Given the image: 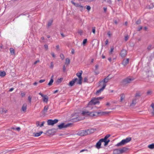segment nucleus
<instances>
[{"label":"nucleus","instance_id":"13","mask_svg":"<svg viewBox=\"0 0 154 154\" xmlns=\"http://www.w3.org/2000/svg\"><path fill=\"white\" fill-rule=\"evenodd\" d=\"M129 59L128 58H127L126 59H125L123 60L122 64L124 66H125L129 63Z\"/></svg>","mask_w":154,"mask_h":154},{"label":"nucleus","instance_id":"23","mask_svg":"<svg viewBox=\"0 0 154 154\" xmlns=\"http://www.w3.org/2000/svg\"><path fill=\"white\" fill-rule=\"evenodd\" d=\"M43 133L42 131H40L39 133H36L34 134V136L35 137H37L41 135V134Z\"/></svg>","mask_w":154,"mask_h":154},{"label":"nucleus","instance_id":"7","mask_svg":"<svg viewBox=\"0 0 154 154\" xmlns=\"http://www.w3.org/2000/svg\"><path fill=\"white\" fill-rule=\"evenodd\" d=\"M58 121V120L57 119H55L53 120L52 119H49L47 121L48 125H53L57 123Z\"/></svg>","mask_w":154,"mask_h":154},{"label":"nucleus","instance_id":"16","mask_svg":"<svg viewBox=\"0 0 154 154\" xmlns=\"http://www.w3.org/2000/svg\"><path fill=\"white\" fill-rule=\"evenodd\" d=\"M27 105L26 104L24 103L23 105L22 106L21 108L22 110L24 112H26V109H27Z\"/></svg>","mask_w":154,"mask_h":154},{"label":"nucleus","instance_id":"40","mask_svg":"<svg viewBox=\"0 0 154 154\" xmlns=\"http://www.w3.org/2000/svg\"><path fill=\"white\" fill-rule=\"evenodd\" d=\"M28 100L29 101V103H31L32 100V97L30 96H29L28 97Z\"/></svg>","mask_w":154,"mask_h":154},{"label":"nucleus","instance_id":"39","mask_svg":"<svg viewBox=\"0 0 154 154\" xmlns=\"http://www.w3.org/2000/svg\"><path fill=\"white\" fill-rule=\"evenodd\" d=\"M128 38H129V36L128 35H127L125 36V41H127L128 40Z\"/></svg>","mask_w":154,"mask_h":154},{"label":"nucleus","instance_id":"44","mask_svg":"<svg viewBox=\"0 0 154 154\" xmlns=\"http://www.w3.org/2000/svg\"><path fill=\"white\" fill-rule=\"evenodd\" d=\"M88 81L87 77H85L84 78V82H87Z\"/></svg>","mask_w":154,"mask_h":154},{"label":"nucleus","instance_id":"14","mask_svg":"<svg viewBox=\"0 0 154 154\" xmlns=\"http://www.w3.org/2000/svg\"><path fill=\"white\" fill-rule=\"evenodd\" d=\"M78 80V79L77 78L73 79L69 82V85L71 86H72L75 83V82H76Z\"/></svg>","mask_w":154,"mask_h":154},{"label":"nucleus","instance_id":"5","mask_svg":"<svg viewBox=\"0 0 154 154\" xmlns=\"http://www.w3.org/2000/svg\"><path fill=\"white\" fill-rule=\"evenodd\" d=\"M82 71L80 70L79 72H78L76 73V75L78 77L79 79H78V84H79V85H81L82 83Z\"/></svg>","mask_w":154,"mask_h":154},{"label":"nucleus","instance_id":"1","mask_svg":"<svg viewBox=\"0 0 154 154\" xmlns=\"http://www.w3.org/2000/svg\"><path fill=\"white\" fill-rule=\"evenodd\" d=\"M110 113V112H90L88 111H83L82 113V115L87 116H90V117H93L97 116L98 114H101L102 115H104L106 114H107Z\"/></svg>","mask_w":154,"mask_h":154},{"label":"nucleus","instance_id":"26","mask_svg":"<svg viewBox=\"0 0 154 154\" xmlns=\"http://www.w3.org/2000/svg\"><path fill=\"white\" fill-rule=\"evenodd\" d=\"M120 101L122 102L125 98V95L124 94H122L120 95Z\"/></svg>","mask_w":154,"mask_h":154},{"label":"nucleus","instance_id":"36","mask_svg":"<svg viewBox=\"0 0 154 154\" xmlns=\"http://www.w3.org/2000/svg\"><path fill=\"white\" fill-rule=\"evenodd\" d=\"M100 140V141L101 142H105V141H106L107 140H106V139H105L104 138L103 139H101Z\"/></svg>","mask_w":154,"mask_h":154},{"label":"nucleus","instance_id":"62","mask_svg":"<svg viewBox=\"0 0 154 154\" xmlns=\"http://www.w3.org/2000/svg\"><path fill=\"white\" fill-rule=\"evenodd\" d=\"M104 11L105 12H106L107 11V8L106 7H104L103 8Z\"/></svg>","mask_w":154,"mask_h":154},{"label":"nucleus","instance_id":"18","mask_svg":"<svg viewBox=\"0 0 154 154\" xmlns=\"http://www.w3.org/2000/svg\"><path fill=\"white\" fill-rule=\"evenodd\" d=\"M101 142L100 141V140H99L97 143L96 146V147L98 149H99L101 148Z\"/></svg>","mask_w":154,"mask_h":154},{"label":"nucleus","instance_id":"50","mask_svg":"<svg viewBox=\"0 0 154 154\" xmlns=\"http://www.w3.org/2000/svg\"><path fill=\"white\" fill-rule=\"evenodd\" d=\"M86 9L88 10V11H89L91 9V8L90 6H87Z\"/></svg>","mask_w":154,"mask_h":154},{"label":"nucleus","instance_id":"4","mask_svg":"<svg viewBox=\"0 0 154 154\" xmlns=\"http://www.w3.org/2000/svg\"><path fill=\"white\" fill-rule=\"evenodd\" d=\"M133 78L128 77L126 79H124L122 81V85H125L127 84L130 83L131 82L134 80Z\"/></svg>","mask_w":154,"mask_h":154},{"label":"nucleus","instance_id":"61","mask_svg":"<svg viewBox=\"0 0 154 154\" xmlns=\"http://www.w3.org/2000/svg\"><path fill=\"white\" fill-rule=\"evenodd\" d=\"M94 72L95 73V74L97 75L99 73V71H97V70H95Z\"/></svg>","mask_w":154,"mask_h":154},{"label":"nucleus","instance_id":"42","mask_svg":"<svg viewBox=\"0 0 154 154\" xmlns=\"http://www.w3.org/2000/svg\"><path fill=\"white\" fill-rule=\"evenodd\" d=\"M62 60H63L64 58V56L63 54H61L60 56Z\"/></svg>","mask_w":154,"mask_h":154},{"label":"nucleus","instance_id":"12","mask_svg":"<svg viewBox=\"0 0 154 154\" xmlns=\"http://www.w3.org/2000/svg\"><path fill=\"white\" fill-rule=\"evenodd\" d=\"M137 99L136 98H134L133 99L132 102L130 105V106L131 107H134L137 103Z\"/></svg>","mask_w":154,"mask_h":154},{"label":"nucleus","instance_id":"56","mask_svg":"<svg viewBox=\"0 0 154 154\" xmlns=\"http://www.w3.org/2000/svg\"><path fill=\"white\" fill-rule=\"evenodd\" d=\"M107 35H108L109 37H111V34L110 33V31H109L107 32Z\"/></svg>","mask_w":154,"mask_h":154},{"label":"nucleus","instance_id":"21","mask_svg":"<svg viewBox=\"0 0 154 154\" xmlns=\"http://www.w3.org/2000/svg\"><path fill=\"white\" fill-rule=\"evenodd\" d=\"M48 109V106H45L44 107V109L42 111V112L45 113L47 112V110Z\"/></svg>","mask_w":154,"mask_h":154},{"label":"nucleus","instance_id":"6","mask_svg":"<svg viewBox=\"0 0 154 154\" xmlns=\"http://www.w3.org/2000/svg\"><path fill=\"white\" fill-rule=\"evenodd\" d=\"M110 79H109L108 78V76L106 78H105L103 80L100 82L99 83V86H103L105 84L106 86V83H107Z\"/></svg>","mask_w":154,"mask_h":154},{"label":"nucleus","instance_id":"15","mask_svg":"<svg viewBox=\"0 0 154 154\" xmlns=\"http://www.w3.org/2000/svg\"><path fill=\"white\" fill-rule=\"evenodd\" d=\"M121 154H122L124 153L125 152L128 150V149L127 148L124 147L122 148L119 149Z\"/></svg>","mask_w":154,"mask_h":154},{"label":"nucleus","instance_id":"55","mask_svg":"<svg viewBox=\"0 0 154 154\" xmlns=\"http://www.w3.org/2000/svg\"><path fill=\"white\" fill-rule=\"evenodd\" d=\"M143 27L142 26H140L138 28V30L139 31H140L142 29Z\"/></svg>","mask_w":154,"mask_h":154},{"label":"nucleus","instance_id":"33","mask_svg":"<svg viewBox=\"0 0 154 154\" xmlns=\"http://www.w3.org/2000/svg\"><path fill=\"white\" fill-rule=\"evenodd\" d=\"M54 82L53 79H51L49 83L48 84V85L49 86H50L52 84V83Z\"/></svg>","mask_w":154,"mask_h":154},{"label":"nucleus","instance_id":"47","mask_svg":"<svg viewBox=\"0 0 154 154\" xmlns=\"http://www.w3.org/2000/svg\"><path fill=\"white\" fill-rule=\"evenodd\" d=\"M40 122L39 121H37L36 122V126L37 127H38V126H40Z\"/></svg>","mask_w":154,"mask_h":154},{"label":"nucleus","instance_id":"28","mask_svg":"<svg viewBox=\"0 0 154 154\" xmlns=\"http://www.w3.org/2000/svg\"><path fill=\"white\" fill-rule=\"evenodd\" d=\"M10 50L11 54L13 55L15 54V51L13 48H11L10 49Z\"/></svg>","mask_w":154,"mask_h":154},{"label":"nucleus","instance_id":"41","mask_svg":"<svg viewBox=\"0 0 154 154\" xmlns=\"http://www.w3.org/2000/svg\"><path fill=\"white\" fill-rule=\"evenodd\" d=\"M87 42V39H84L83 42V44L84 45H85V44Z\"/></svg>","mask_w":154,"mask_h":154},{"label":"nucleus","instance_id":"24","mask_svg":"<svg viewBox=\"0 0 154 154\" xmlns=\"http://www.w3.org/2000/svg\"><path fill=\"white\" fill-rule=\"evenodd\" d=\"M153 48V45L151 44H150L148 45L147 49L149 51L151 50Z\"/></svg>","mask_w":154,"mask_h":154},{"label":"nucleus","instance_id":"43","mask_svg":"<svg viewBox=\"0 0 154 154\" xmlns=\"http://www.w3.org/2000/svg\"><path fill=\"white\" fill-rule=\"evenodd\" d=\"M53 67H54L53 63V62H51V65L50 66V68H51V69H53Z\"/></svg>","mask_w":154,"mask_h":154},{"label":"nucleus","instance_id":"2","mask_svg":"<svg viewBox=\"0 0 154 154\" xmlns=\"http://www.w3.org/2000/svg\"><path fill=\"white\" fill-rule=\"evenodd\" d=\"M131 140V138L128 137L125 139L122 140L120 142L118 143L116 146H123L125 144L128 143Z\"/></svg>","mask_w":154,"mask_h":154},{"label":"nucleus","instance_id":"52","mask_svg":"<svg viewBox=\"0 0 154 154\" xmlns=\"http://www.w3.org/2000/svg\"><path fill=\"white\" fill-rule=\"evenodd\" d=\"M113 50H114L113 48V47L111 48V50H110L109 53L110 54H111L112 52L113 51Z\"/></svg>","mask_w":154,"mask_h":154},{"label":"nucleus","instance_id":"17","mask_svg":"<svg viewBox=\"0 0 154 154\" xmlns=\"http://www.w3.org/2000/svg\"><path fill=\"white\" fill-rule=\"evenodd\" d=\"M87 135L93 133L94 130L93 129H88L86 130Z\"/></svg>","mask_w":154,"mask_h":154},{"label":"nucleus","instance_id":"49","mask_svg":"<svg viewBox=\"0 0 154 154\" xmlns=\"http://www.w3.org/2000/svg\"><path fill=\"white\" fill-rule=\"evenodd\" d=\"M140 94L139 93H136L135 97H140Z\"/></svg>","mask_w":154,"mask_h":154},{"label":"nucleus","instance_id":"51","mask_svg":"<svg viewBox=\"0 0 154 154\" xmlns=\"http://www.w3.org/2000/svg\"><path fill=\"white\" fill-rule=\"evenodd\" d=\"M98 67H99V66L98 65H96L95 66V70H97L98 69Z\"/></svg>","mask_w":154,"mask_h":154},{"label":"nucleus","instance_id":"34","mask_svg":"<svg viewBox=\"0 0 154 154\" xmlns=\"http://www.w3.org/2000/svg\"><path fill=\"white\" fill-rule=\"evenodd\" d=\"M53 21L52 20H50L48 22V27L50 26L52 23Z\"/></svg>","mask_w":154,"mask_h":154},{"label":"nucleus","instance_id":"11","mask_svg":"<svg viewBox=\"0 0 154 154\" xmlns=\"http://www.w3.org/2000/svg\"><path fill=\"white\" fill-rule=\"evenodd\" d=\"M127 53L126 50H122L121 52L120 55L122 57H125L127 55Z\"/></svg>","mask_w":154,"mask_h":154},{"label":"nucleus","instance_id":"60","mask_svg":"<svg viewBox=\"0 0 154 154\" xmlns=\"http://www.w3.org/2000/svg\"><path fill=\"white\" fill-rule=\"evenodd\" d=\"M45 80H44V79H42V80H39V82L40 83H42L44 82L45 81Z\"/></svg>","mask_w":154,"mask_h":154},{"label":"nucleus","instance_id":"9","mask_svg":"<svg viewBox=\"0 0 154 154\" xmlns=\"http://www.w3.org/2000/svg\"><path fill=\"white\" fill-rule=\"evenodd\" d=\"M78 134L81 136H83L87 135L86 130H83L79 132L78 133Z\"/></svg>","mask_w":154,"mask_h":154},{"label":"nucleus","instance_id":"31","mask_svg":"<svg viewBox=\"0 0 154 154\" xmlns=\"http://www.w3.org/2000/svg\"><path fill=\"white\" fill-rule=\"evenodd\" d=\"M152 93V91L151 90H149L146 92V94L147 95H150Z\"/></svg>","mask_w":154,"mask_h":154},{"label":"nucleus","instance_id":"29","mask_svg":"<svg viewBox=\"0 0 154 154\" xmlns=\"http://www.w3.org/2000/svg\"><path fill=\"white\" fill-rule=\"evenodd\" d=\"M71 2L76 7H79L80 5L78 3H75L73 1H71Z\"/></svg>","mask_w":154,"mask_h":154},{"label":"nucleus","instance_id":"10","mask_svg":"<svg viewBox=\"0 0 154 154\" xmlns=\"http://www.w3.org/2000/svg\"><path fill=\"white\" fill-rule=\"evenodd\" d=\"M106 87V85L104 84L103 86H102V88L99 90L97 91L96 94V95H98L102 91H103Z\"/></svg>","mask_w":154,"mask_h":154},{"label":"nucleus","instance_id":"57","mask_svg":"<svg viewBox=\"0 0 154 154\" xmlns=\"http://www.w3.org/2000/svg\"><path fill=\"white\" fill-rule=\"evenodd\" d=\"M40 62V61L39 60H38L36 61H35L34 63V64H36L37 63H39Z\"/></svg>","mask_w":154,"mask_h":154},{"label":"nucleus","instance_id":"63","mask_svg":"<svg viewBox=\"0 0 154 154\" xmlns=\"http://www.w3.org/2000/svg\"><path fill=\"white\" fill-rule=\"evenodd\" d=\"M15 130L18 131H19L20 130V127H17L15 128Z\"/></svg>","mask_w":154,"mask_h":154},{"label":"nucleus","instance_id":"3","mask_svg":"<svg viewBox=\"0 0 154 154\" xmlns=\"http://www.w3.org/2000/svg\"><path fill=\"white\" fill-rule=\"evenodd\" d=\"M102 98L101 97H98L97 98H93L89 103L88 104L90 105H94L97 104L99 103V100L101 99Z\"/></svg>","mask_w":154,"mask_h":154},{"label":"nucleus","instance_id":"22","mask_svg":"<svg viewBox=\"0 0 154 154\" xmlns=\"http://www.w3.org/2000/svg\"><path fill=\"white\" fill-rule=\"evenodd\" d=\"M48 97L46 95H44V97H43V101L44 102H47L48 101Z\"/></svg>","mask_w":154,"mask_h":154},{"label":"nucleus","instance_id":"27","mask_svg":"<svg viewBox=\"0 0 154 154\" xmlns=\"http://www.w3.org/2000/svg\"><path fill=\"white\" fill-rule=\"evenodd\" d=\"M148 147L151 149H154V143H152L148 145Z\"/></svg>","mask_w":154,"mask_h":154},{"label":"nucleus","instance_id":"38","mask_svg":"<svg viewBox=\"0 0 154 154\" xmlns=\"http://www.w3.org/2000/svg\"><path fill=\"white\" fill-rule=\"evenodd\" d=\"M110 140H108L106 141H105V142L104 145L106 146L107 145L108 143L109 142Z\"/></svg>","mask_w":154,"mask_h":154},{"label":"nucleus","instance_id":"64","mask_svg":"<svg viewBox=\"0 0 154 154\" xmlns=\"http://www.w3.org/2000/svg\"><path fill=\"white\" fill-rule=\"evenodd\" d=\"M74 53H75L74 50L73 49H72L71 51V53L72 54H74Z\"/></svg>","mask_w":154,"mask_h":154},{"label":"nucleus","instance_id":"48","mask_svg":"<svg viewBox=\"0 0 154 154\" xmlns=\"http://www.w3.org/2000/svg\"><path fill=\"white\" fill-rule=\"evenodd\" d=\"M92 32L94 34H95V27H93L92 28Z\"/></svg>","mask_w":154,"mask_h":154},{"label":"nucleus","instance_id":"53","mask_svg":"<svg viewBox=\"0 0 154 154\" xmlns=\"http://www.w3.org/2000/svg\"><path fill=\"white\" fill-rule=\"evenodd\" d=\"M22 97H24L25 95V93L24 92H22L21 94Z\"/></svg>","mask_w":154,"mask_h":154},{"label":"nucleus","instance_id":"25","mask_svg":"<svg viewBox=\"0 0 154 154\" xmlns=\"http://www.w3.org/2000/svg\"><path fill=\"white\" fill-rule=\"evenodd\" d=\"M6 75V72L5 71H0V76L4 77Z\"/></svg>","mask_w":154,"mask_h":154},{"label":"nucleus","instance_id":"35","mask_svg":"<svg viewBox=\"0 0 154 154\" xmlns=\"http://www.w3.org/2000/svg\"><path fill=\"white\" fill-rule=\"evenodd\" d=\"M62 80H63L62 78H60L59 79H58L57 81V83H60L62 82Z\"/></svg>","mask_w":154,"mask_h":154},{"label":"nucleus","instance_id":"30","mask_svg":"<svg viewBox=\"0 0 154 154\" xmlns=\"http://www.w3.org/2000/svg\"><path fill=\"white\" fill-rule=\"evenodd\" d=\"M70 62V60L68 58H66V64L68 65L69 64Z\"/></svg>","mask_w":154,"mask_h":154},{"label":"nucleus","instance_id":"37","mask_svg":"<svg viewBox=\"0 0 154 154\" xmlns=\"http://www.w3.org/2000/svg\"><path fill=\"white\" fill-rule=\"evenodd\" d=\"M110 135L109 134H107L104 137L105 139H106L107 140V139L109 137H110Z\"/></svg>","mask_w":154,"mask_h":154},{"label":"nucleus","instance_id":"8","mask_svg":"<svg viewBox=\"0 0 154 154\" xmlns=\"http://www.w3.org/2000/svg\"><path fill=\"white\" fill-rule=\"evenodd\" d=\"M71 123H68V124L65 125L63 123H62L61 124L58 125V126L59 129H61L64 128H66L67 127L71 125Z\"/></svg>","mask_w":154,"mask_h":154},{"label":"nucleus","instance_id":"54","mask_svg":"<svg viewBox=\"0 0 154 154\" xmlns=\"http://www.w3.org/2000/svg\"><path fill=\"white\" fill-rule=\"evenodd\" d=\"M45 122H42V124L41 125H40V127H42V126H44V125L45 124Z\"/></svg>","mask_w":154,"mask_h":154},{"label":"nucleus","instance_id":"59","mask_svg":"<svg viewBox=\"0 0 154 154\" xmlns=\"http://www.w3.org/2000/svg\"><path fill=\"white\" fill-rule=\"evenodd\" d=\"M51 55L53 57H54V58L55 57V54L54 52H51Z\"/></svg>","mask_w":154,"mask_h":154},{"label":"nucleus","instance_id":"45","mask_svg":"<svg viewBox=\"0 0 154 154\" xmlns=\"http://www.w3.org/2000/svg\"><path fill=\"white\" fill-rule=\"evenodd\" d=\"M79 8H80V10L82 11L83 10L84 7L81 5H80Z\"/></svg>","mask_w":154,"mask_h":154},{"label":"nucleus","instance_id":"19","mask_svg":"<svg viewBox=\"0 0 154 154\" xmlns=\"http://www.w3.org/2000/svg\"><path fill=\"white\" fill-rule=\"evenodd\" d=\"M150 106L152 108V114L153 116H154V103H152L151 105Z\"/></svg>","mask_w":154,"mask_h":154},{"label":"nucleus","instance_id":"20","mask_svg":"<svg viewBox=\"0 0 154 154\" xmlns=\"http://www.w3.org/2000/svg\"><path fill=\"white\" fill-rule=\"evenodd\" d=\"M114 154H121L120 150L119 149H116L113 150Z\"/></svg>","mask_w":154,"mask_h":154},{"label":"nucleus","instance_id":"46","mask_svg":"<svg viewBox=\"0 0 154 154\" xmlns=\"http://www.w3.org/2000/svg\"><path fill=\"white\" fill-rule=\"evenodd\" d=\"M113 21L114 22V23L116 25H117L119 22V20H113Z\"/></svg>","mask_w":154,"mask_h":154},{"label":"nucleus","instance_id":"32","mask_svg":"<svg viewBox=\"0 0 154 154\" xmlns=\"http://www.w3.org/2000/svg\"><path fill=\"white\" fill-rule=\"evenodd\" d=\"M1 110L2 112H4V113H6L8 112V110L7 109H5L3 108H0V110Z\"/></svg>","mask_w":154,"mask_h":154},{"label":"nucleus","instance_id":"58","mask_svg":"<svg viewBox=\"0 0 154 154\" xmlns=\"http://www.w3.org/2000/svg\"><path fill=\"white\" fill-rule=\"evenodd\" d=\"M108 60L110 62H112L113 63L114 61H112V59L111 57H109L108 58Z\"/></svg>","mask_w":154,"mask_h":154}]
</instances>
